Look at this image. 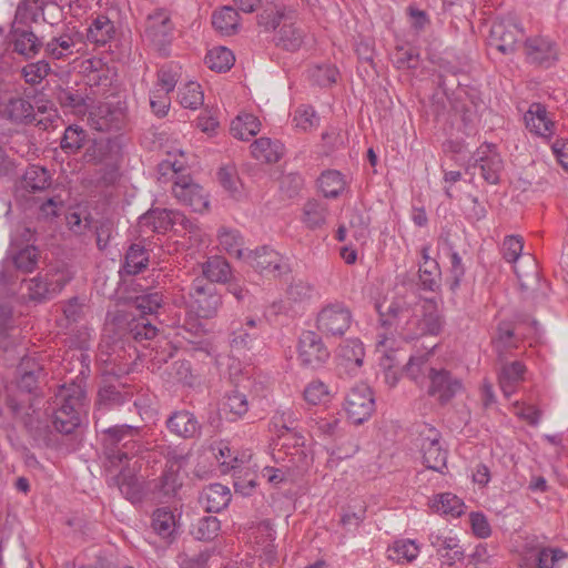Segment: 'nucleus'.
I'll list each match as a JSON object with an SVG mask.
<instances>
[{"label":"nucleus","instance_id":"nucleus-1","mask_svg":"<svg viewBox=\"0 0 568 568\" xmlns=\"http://www.w3.org/2000/svg\"><path fill=\"white\" fill-rule=\"evenodd\" d=\"M377 311L382 324L394 326L405 341L438 335L444 324L436 301H418L414 295L395 296L389 303L378 304Z\"/></svg>","mask_w":568,"mask_h":568},{"label":"nucleus","instance_id":"nucleus-2","mask_svg":"<svg viewBox=\"0 0 568 568\" xmlns=\"http://www.w3.org/2000/svg\"><path fill=\"white\" fill-rule=\"evenodd\" d=\"M417 443L426 467L443 473L447 463V449L443 445L439 430L429 424L422 425L418 430Z\"/></svg>","mask_w":568,"mask_h":568},{"label":"nucleus","instance_id":"nucleus-3","mask_svg":"<svg viewBox=\"0 0 568 568\" xmlns=\"http://www.w3.org/2000/svg\"><path fill=\"white\" fill-rule=\"evenodd\" d=\"M524 37V30L516 18H497L490 27L488 44L503 54H511Z\"/></svg>","mask_w":568,"mask_h":568},{"label":"nucleus","instance_id":"nucleus-4","mask_svg":"<svg viewBox=\"0 0 568 568\" xmlns=\"http://www.w3.org/2000/svg\"><path fill=\"white\" fill-rule=\"evenodd\" d=\"M106 438L105 442L110 446H116L122 444V447L118 450H112L109 455L110 462L114 465L116 463L122 464L124 459L136 455L140 450V445L135 440V437L140 435V427L132 425H116L103 429Z\"/></svg>","mask_w":568,"mask_h":568},{"label":"nucleus","instance_id":"nucleus-5","mask_svg":"<svg viewBox=\"0 0 568 568\" xmlns=\"http://www.w3.org/2000/svg\"><path fill=\"white\" fill-rule=\"evenodd\" d=\"M222 305V297L212 283L196 278L190 291V310L200 318H213Z\"/></svg>","mask_w":568,"mask_h":568},{"label":"nucleus","instance_id":"nucleus-6","mask_svg":"<svg viewBox=\"0 0 568 568\" xmlns=\"http://www.w3.org/2000/svg\"><path fill=\"white\" fill-rule=\"evenodd\" d=\"M174 24L166 10L156 9L145 18L143 38L155 50L164 52L173 38Z\"/></svg>","mask_w":568,"mask_h":568},{"label":"nucleus","instance_id":"nucleus-7","mask_svg":"<svg viewBox=\"0 0 568 568\" xmlns=\"http://www.w3.org/2000/svg\"><path fill=\"white\" fill-rule=\"evenodd\" d=\"M344 409L348 419L355 425L367 420L375 409V399L369 386L366 384L354 386L346 395Z\"/></svg>","mask_w":568,"mask_h":568},{"label":"nucleus","instance_id":"nucleus-8","mask_svg":"<svg viewBox=\"0 0 568 568\" xmlns=\"http://www.w3.org/2000/svg\"><path fill=\"white\" fill-rule=\"evenodd\" d=\"M352 323L351 311L342 303L324 306L317 314L316 327L327 336H342Z\"/></svg>","mask_w":568,"mask_h":568},{"label":"nucleus","instance_id":"nucleus-9","mask_svg":"<svg viewBox=\"0 0 568 568\" xmlns=\"http://www.w3.org/2000/svg\"><path fill=\"white\" fill-rule=\"evenodd\" d=\"M329 351L323 338L313 331H304L297 345V356L302 366L316 369L322 367L329 358Z\"/></svg>","mask_w":568,"mask_h":568},{"label":"nucleus","instance_id":"nucleus-10","mask_svg":"<svg viewBox=\"0 0 568 568\" xmlns=\"http://www.w3.org/2000/svg\"><path fill=\"white\" fill-rule=\"evenodd\" d=\"M244 260L261 274L281 276L290 272L288 260L268 246L248 251Z\"/></svg>","mask_w":568,"mask_h":568},{"label":"nucleus","instance_id":"nucleus-11","mask_svg":"<svg viewBox=\"0 0 568 568\" xmlns=\"http://www.w3.org/2000/svg\"><path fill=\"white\" fill-rule=\"evenodd\" d=\"M174 197L194 212H203L209 206L207 195L189 175H178L172 185Z\"/></svg>","mask_w":568,"mask_h":568},{"label":"nucleus","instance_id":"nucleus-12","mask_svg":"<svg viewBox=\"0 0 568 568\" xmlns=\"http://www.w3.org/2000/svg\"><path fill=\"white\" fill-rule=\"evenodd\" d=\"M464 389L459 378L453 376L446 369H429V387L428 394L435 397L442 405L450 402L456 395Z\"/></svg>","mask_w":568,"mask_h":568},{"label":"nucleus","instance_id":"nucleus-13","mask_svg":"<svg viewBox=\"0 0 568 568\" xmlns=\"http://www.w3.org/2000/svg\"><path fill=\"white\" fill-rule=\"evenodd\" d=\"M184 215L166 209H151L139 217L138 226L142 234L165 233L174 224L182 223Z\"/></svg>","mask_w":568,"mask_h":568},{"label":"nucleus","instance_id":"nucleus-14","mask_svg":"<svg viewBox=\"0 0 568 568\" xmlns=\"http://www.w3.org/2000/svg\"><path fill=\"white\" fill-rule=\"evenodd\" d=\"M429 542L444 559V562L449 566L464 558V550L459 545V540L452 531H433L429 535Z\"/></svg>","mask_w":568,"mask_h":568},{"label":"nucleus","instance_id":"nucleus-15","mask_svg":"<svg viewBox=\"0 0 568 568\" xmlns=\"http://www.w3.org/2000/svg\"><path fill=\"white\" fill-rule=\"evenodd\" d=\"M125 120V113L122 108L112 106L109 103H103L94 108L90 112V125L97 131H109L120 129Z\"/></svg>","mask_w":568,"mask_h":568},{"label":"nucleus","instance_id":"nucleus-16","mask_svg":"<svg viewBox=\"0 0 568 568\" xmlns=\"http://www.w3.org/2000/svg\"><path fill=\"white\" fill-rule=\"evenodd\" d=\"M39 250L34 245H12L3 260L4 266H13L18 272L28 274L37 270Z\"/></svg>","mask_w":568,"mask_h":568},{"label":"nucleus","instance_id":"nucleus-17","mask_svg":"<svg viewBox=\"0 0 568 568\" xmlns=\"http://www.w3.org/2000/svg\"><path fill=\"white\" fill-rule=\"evenodd\" d=\"M527 60L530 63L548 67L557 58L555 44L542 37L527 39L524 45Z\"/></svg>","mask_w":568,"mask_h":568},{"label":"nucleus","instance_id":"nucleus-18","mask_svg":"<svg viewBox=\"0 0 568 568\" xmlns=\"http://www.w3.org/2000/svg\"><path fill=\"white\" fill-rule=\"evenodd\" d=\"M0 118L14 124H26L34 119V109L28 99L11 97L0 104Z\"/></svg>","mask_w":568,"mask_h":568},{"label":"nucleus","instance_id":"nucleus-19","mask_svg":"<svg viewBox=\"0 0 568 568\" xmlns=\"http://www.w3.org/2000/svg\"><path fill=\"white\" fill-rule=\"evenodd\" d=\"M57 409H65V413H75L80 416L87 406V394L84 388L77 383L63 385L58 392Z\"/></svg>","mask_w":568,"mask_h":568},{"label":"nucleus","instance_id":"nucleus-20","mask_svg":"<svg viewBox=\"0 0 568 568\" xmlns=\"http://www.w3.org/2000/svg\"><path fill=\"white\" fill-rule=\"evenodd\" d=\"M365 351L359 339H347L338 351V366L349 375H356L363 365Z\"/></svg>","mask_w":568,"mask_h":568},{"label":"nucleus","instance_id":"nucleus-21","mask_svg":"<svg viewBox=\"0 0 568 568\" xmlns=\"http://www.w3.org/2000/svg\"><path fill=\"white\" fill-rule=\"evenodd\" d=\"M527 129L541 138L548 139L555 132V122L549 119L546 108L540 103H532L525 114Z\"/></svg>","mask_w":568,"mask_h":568},{"label":"nucleus","instance_id":"nucleus-22","mask_svg":"<svg viewBox=\"0 0 568 568\" xmlns=\"http://www.w3.org/2000/svg\"><path fill=\"white\" fill-rule=\"evenodd\" d=\"M68 282L69 278L64 276L55 280H48L47 277L36 276L29 281V297L37 302L50 300L59 294Z\"/></svg>","mask_w":568,"mask_h":568},{"label":"nucleus","instance_id":"nucleus-23","mask_svg":"<svg viewBox=\"0 0 568 568\" xmlns=\"http://www.w3.org/2000/svg\"><path fill=\"white\" fill-rule=\"evenodd\" d=\"M526 366L518 361L505 362L501 364L498 383L506 397L511 396L518 386L525 379Z\"/></svg>","mask_w":568,"mask_h":568},{"label":"nucleus","instance_id":"nucleus-24","mask_svg":"<svg viewBox=\"0 0 568 568\" xmlns=\"http://www.w3.org/2000/svg\"><path fill=\"white\" fill-rule=\"evenodd\" d=\"M11 43L13 51L27 60L34 58L42 48L40 39L29 29H13Z\"/></svg>","mask_w":568,"mask_h":568},{"label":"nucleus","instance_id":"nucleus-25","mask_svg":"<svg viewBox=\"0 0 568 568\" xmlns=\"http://www.w3.org/2000/svg\"><path fill=\"white\" fill-rule=\"evenodd\" d=\"M256 337V322L254 318H247L245 323L232 322L230 345L234 351L250 349Z\"/></svg>","mask_w":568,"mask_h":568},{"label":"nucleus","instance_id":"nucleus-26","mask_svg":"<svg viewBox=\"0 0 568 568\" xmlns=\"http://www.w3.org/2000/svg\"><path fill=\"white\" fill-rule=\"evenodd\" d=\"M170 432L181 438H193L200 434V425L194 415L187 410L173 413L166 420Z\"/></svg>","mask_w":568,"mask_h":568},{"label":"nucleus","instance_id":"nucleus-27","mask_svg":"<svg viewBox=\"0 0 568 568\" xmlns=\"http://www.w3.org/2000/svg\"><path fill=\"white\" fill-rule=\"evenodd\" d=\"M231 500L230 489L221 484H212L205 487L200 496V504L207 513H219Z\"/></svg>","mask_w":568,"mask_h":568},{"label":"nucleus","instance_id":"nucleus-28","mask_svg":"<svg viewBox=\"0 0 568 568\" xmlns=\"http://www.w3.org/2000/svg\"><path fill=\"white\" fill-rule=\"evenodd\" d=\"M212 24L223 36L235 34L240 30L239 12L230 6L215 10L212 14Z\"/></svg>","mask_w":568,"mask_h":568},{"label":"nucleus","instance_id":"nucleus-29","mask_svg":"<svg viewBox=\"0 0 568 568\" xmlns=\"http://www.w3.org/2000/svg\"><path fill=\"white\" fill-rule=\"evenodd\" d=\"M432 509L443 516L459 517L465 513L464 501L452 493H443L430 500Z\"/></svg>","mask_w":568,"mask_h":568},{"label":"nucleus","instance_id":"nucleus-30","mask_svg":"<svg viewBox=\"0 0 568 568\" xmlns=\"http://www.w3.org/2000/svg\"><path fill=\"white\" fill-rule=\"evenodd\" d=\"M423 264L419 266V281L420 285L426 291H436L439 287L440 270L438 263L430 258L428 248L422 250Z\"/></svg>","mask_w":568,"mask_h":568},{"label":"nucleus","instance_id":"nucleus-31","mask_svg":"<svg viewBox=\"0 0 568 568\" xmlns=\"http://www.w3.org/2000/svg\"><path fill=\"white\" fill-rule=\"evenodd\" d=\"M251 153L258 161L275 163L283 155V145L280 141L260 138L251 145Z\"/></svg>","mask_w":568,"mask_h":568},{"label":"nucleus","instance_id":"nucleus-32","mask_svg":"<svg viewBox=\"0 0 568 568\" xmlns=\"http://www.w3.org/2000/svg\"><path fill=\"white\" fill-rule=\"evenodd\" d=\"M296 17L295 10L287 7H276L274 10H265L257 16V23L265 31H273L284 23L291 22Z\"/></svg>","mask_w":568,"mask_h":568},{"label":"nucleus","instance_id":"nucleus-33","mask_svg":"<svg viewBox=\"0 0 568 568\" xmlns=\"http://www.w3.org/2000/svg\"><path fill=\"white\" fill-rule=\"evenodd\" d=\"M79 42L77 34L63 33L52 38L44 45L45 52L53 59L60 60L73 53V48Z\"/></svg>","mask_w":568,"mask_h":568},{"label":"nucleus","instance_id":"nucleus-34","mask_svg":"<svg viewBox=\"0 0 568 568\" xmlns=\"http://www.w3.org/2000/svg\"><path fill=\"white\" fill-rule=\"evenodd\" d=\"M261 123L258 119L250 113L239 114L231 123V133L240 140H248L260 131Z\"/></svg>","mask_w":568,"mask_h":568},{"label":"nucleus","instance_id":"nucleus-35","mask_svg":"<svg viewBox=\"0 0 568 568\" xmlns=\"http://www.w3.org/2000/svg\"><path fill=\"white\" fill-rule=\"evenodd\" d=\"M202 272L205 278L213 283H225L231 277V266L227 261L221 256L210 257L202 265Z\"/></svg>","mask_w":568,"mask_h":568},{"label":"nucleus","instance_id":"nucleus-36","mask_svg":"<svg viewBox=\"0 0 568 568\" xmlns=\"http://www.w3.org/2000/svg\"><path fill=\"white\" fill-rule=\"evenodd\" d=\"M304 37V30L296 24L294 19L291 20V22L284 23L278 31L277 42L284 49L288 51H295L300 49L301 45L303 44Z\"/></svg>","mask_w":568,"mask_h":568},{"label":"nucleus","instance_id":"nucleus-37","mask_svg":"<svg viewBox=\"0 0 568 568\" xmlns=\"http://www.w3.org/2000/svg\"><path fill=\"white\" fill-rule=\"evenodd\" d=\"M219 243L222 250L230 255L244 260L247 252L244 251V241L240 232L233 229L221 227L219 231Z\"/></svg>","mask_w":568,"mask_h":568},{"label":"nucleus","instance_id":"nucleus-38","mask_svg":"<svg viewBox=\"0 0 568 568\" xmlns=\"http://www.w3.org/2000/svg\"><path fill=\"white\" fill-rule=\"evenodd\" d=\"M51 185V176L47 169L39 165L29 166L23 174V186L30 192H39Z\"/></svg>","mask_w":568,"mask_h":568},{"label":"nucleus","instance_id":"nucleus-39","mask_svg":"<svg viewBox=\"0 0 568 568\" xmlns=\"http://www.w3.org/2000/svg\"><path fill=\"white\" fill-rule=\"evenodd\" d=\"M234 61L233 52L225 47H215L205 55V64L209 69L217 72L230 70Z\"/></svg>","mask_w":568,"mask_h":568},{"label":"nucleus","instance_id":"nucleus-40","mask_svg":"<svg viewBox=\"0 0 568 568\" xmlns=\"http://www.w3.org/2000/svg\"><path fill=\"white\" fill-rule=\"evenodd\" d=\"M113 34V22L105 16L97 17L88 30V39L97 44H105Z\"/></svg>","mask_w":568,"mask_h":568},{"label":"nucleus","instance_id":"nucleus-41","mask_svg":"<svg viewBox=\"0 0 568 568\" xmlns=\"http://www.w3.org/2000/svg\"><path fill=\"white\" fill-rule=\"evenodd\" d=\"M318 182L320 189L326 197H337L346 186L344 176L335 170L322 173Z\"/></svg>","mask_w":568,"mask_h":568},{"label":"nucleus","instance_id":"nucleus-42","mask_svg":"<svg viewBox=\"0 0 568 568\" xmlns=\"http://www.w3.org/2000/svg\"><path fill=\"white\" fill-rule=\"evenodd\" d=\"M501 166L503 162L500 156L498 154H490L480 158L479 162L474 165V169L479 171V174L486 182L496 184L499 181Z\"/></svg>","mask_w":568,"mask_h":568},{"label":"nucleus","instance_id":"nucleus-43","mask_svg":"<svg viewBox=\"0 0 568 568\" xmlns=\"http://www.w3.org/2000/svg\"><path fill=\"white\" fill-rule=\"evenodd\" d=\"M179 99L183 108L196 110L204 102V93L197 82L190 81L179 89Z\"/></svg>","mask_w":568,"mask_h":568},{"label":"nucleus","instance_id":"nucleus-44","mask_svg":"<svg viewBox=\"0 0 568 568\" xmlns=\"http://www.w3.org/2000/svg\"><path fill=\"white\" fill-rule=\"evenodd\" d=\"M148 263L149 256L144 247L139 244H132L125 254L123 268L125 273L134 275L143 271Z\"/></svg>","mask_w":568,"mask_h":568},{"label":"nucleus","instance_id":"nucleus-45","mask_svg":"<svg viewBox=\"0 0 568 568\" xmlns=\"http://www.w3.org/2000/svg\"><path fill=\"white\" fill-rule=\"evenodd\" d=\"M537 564L538 568H568V554L559 548H541Z\"/></svg>","mask_w":568,"mask_h":568},{"label":"nucleus","instance_id":"nucleus-46","mask_svg":"<svg viewBox=\"0 0 568 568\" xmlns=\"http://www.w3.org/2000/svg\"><path fill=\"white\" fill-rule=\"evenodd\" d=\"M436 345L427 347V352L423 354L412 355L408 363L405 366V372L409 378L415 382L424 379L426 372L429 374V369L426 365L429 356L433 354Z\"/></svg>","mask_w":568,"mask_h":568},{"label":"nucleus","instance_id":"nucleus-47","mask_svg":"<svg viewBox=\"0 0 568 568\" xmlns=\"http://www.w3.org/2000/svg\"><path fill=\"white\" fill-rule=\"evenodd\" d=\"M119 386L108 383L101 385L97 400L98 410L121 405L126 400V395L120 390Z\"/></svg>","mask_w":568,"mask_h":568},{"label":"nucleus","instance_id":"nucleus-48","mask_svg":"<svg viewBox=\"0 0 568 568\" xmlns=\"http://www.w3.org/2000/svg\"><path fill=\"white\" fill-rule=\"evenodd\" d=\"M388 337L381 336L377 342V351L382 353L379 365L384 369L385 382L389 386H395L398 382V372L395 369V358L392 354L387 353L386 344L388 342Z\"/></svg>","mask_w":568,"mask_h":568},{"label":"nucleus","instance_id":"nucleus-49","mask_svg":"<svg viewBox=\"0 0 568 568\" xmlns=\"http://www.w3.org/2000/svg\"><path fill=\"white\" fill-rule=\"evenodd\" d=\"M327 207L318 201H307L303 210V221L310 229H318L325 224Z\"/></svg>","mask_w":568,"mask_h":568},{"label":"nucleus","instance_id":"nucleus-50","mask_svg":"<svg viewBox=\"0 0 568 568\" xmlns=\"http://www.w3.org/2000/svg\"><path fill=\"white\" fill-rule=\"evenodd\" d=\"M221 529L220 520L214 516H205L200 518L192 526V535L199 540L214 539Z\"/></svg>","mask_w":568,"mask_h":568},{"label":"nucleus","instance_id":"nucleus-51","mask_svg":"<svg viewBox=\"0 0 568 568\" xmlns=\"http://www.w3.org/2000/svg\"><path fill=\"white\" fill-rule=\"evenodd\" d=\"M389 558L398 562H412L419 554V546L412 539H402L389 548Z\"/></svg>","mask_w":568,"mask_h":568},{"label":"nucleus","instance_id":"nucleus-52","mask_svg":"<svg viewBox=\"0 0 568 568\" xmlns=\"http://www.w3.org/2000/svg\"><path fill=\"white\" fill-rule=\"evenodd\" d=\"M152 527L162 538L172 536L175 530V518L172 511L161 508L153 513Z\"/></svg>","mask_w":568,"mask_h":568},{"label":"nucleus","instance_id":"nucleus-53","mask_svg":"<svg viewBox=\"0 0 568 568\" xmlns=\"http://www.w3.org/2000/svg\"><path fill=\"white\" fill-rule=\"evenodd\" d=\"M347 219L348 222L346 226L352 233V236L357 241L365 240L368 235V216L364 212L353 209L348 212Z\"/></svg>","mask_w":568,"mask_h":568},{"label":"nucleus","instance_id":"nucleus-54","mask_svg":"<svg viewBox=\"0 0 568 568\" xmlns=\"http://www.w3.org/2000/svg\"><path fill=\"white\" fill-rule=\"evenodd\" d=\"M304 398L311 405L326 404L331 399L329 387L320 379H314L304 389Z\"/></svg>","mask_w":568,"mask_h":568},{"label":"nucleus","instance_id":"nucleus-55","mask_svg":"<svg viewBox=\"0 0 568 568\" xmlns=\"http://www.w3.org/2000/svg\"><path fill=\"white\" fill-rule=\"evenodd\" d=\"M50 71V64L44 60H39L24 65L21 74L28 84L36 85L41 83L49 75Z\"/></svg>","mask_w":568,"mask_h":568},{"label":"nucleus","instance_id":"nucleus-56","mask_svg":"<svg viewBox=\"0 0 568 568\" xmlns=\"http://www.w3.org/2000/svg\"><path fill=\"white\" fill-rule=\"evenodd\" d=\"M116 484L120 491L125 496L128 500L131 503L140 500L141 487L133 475L126 474V471H121L116 477Z\"/></svg>","mask_w":568,"mask_h":568},{"label":"nucleus","instance_id":"nucleus-57","mask_svg":"<svg viewBox=\"0 0 568 568\" xmlns=\"http://www.w3.org/2000/svg\"><path fill=\"white\" fill-rule=\"evenodd\" d=\"M495 349L498 353L500 361L508 348L515 347L514 329L509 323H500L498 325L497 335L494 339Z\"/></svg>","mask_w":568,"mask_h":568},{"label":"nucleus","instance_id":"nucleus-58","mask_svg":"<svg viewBox=\"0 0 568 568\" xmlns=\"http://www.w3.org/2000/svg\"><path fill=\"white\" fill-rule=\"evenodd\" d=\"M179 79V69L173 65H163L158 73L156 92L168 95L175 89Z\"/></svg>","mask_w":568,"mask_h":568},{"label":"nucleus","instance_id":"nucleus-59","mask_svg":"<svg viewBox=\"0 0 568 568\" xmlns=\"http://www.w3.org/2000/svg\"><path fill=\"white\" fill-rule=\"evenodd\" d=\"M111 143L109 140H94L85 150L87 162L102 163L109 159Z\"/></svg>","mask_w":568,"mask_h":568},{"label":"nucleus","instance_id":"nucleus-60","mask_svg":"<svg viewBox=\"0 0 568 568\" xmlns=\"http://www.w3.org/2000/svg\"><path fill=\"white\" fill-rule=\"evenodd\" d=\"M84 139L85 132L79 126L71 125L67 128L61 139V148L69 153H75L82 148Z\"/></svg>","mask_w":568,"mask_h":568},{"label":"nucleus","instance_id":"nucleus-61","mask_svg":"<svg viewBox=\"0 0 568 568\" xmlns=\"http://www.w3.org/2000/svg\"><path fill=\"white\" fill-rule=\"evenodd\" d=\"M224 410L233 415V419L244 416L248 410L247 398L243 393L232 392L224 403Z\"/></svg>","mask_w":568,"mask_h":568},{"label":"nucleus","instance_id":"nucleus-62","mask_svg":"<svg viewBox=\"0 0 568 568\" xmlns=\"http://www.w3.org/2000/svg\"><path fill=\"white\" fill-rule=\"evenodd\" d=\"M80 416L75 413H65V409H55L53 425L63 434L72 433L80 425Z\"/></svg>","mask_w":568,"mask_h":568},{"label":"nucleus","instance_id":"nucleus-63","mask_svg":"<svg viewBox=\"0 0 568 568\" xmlns=\"http://www.w3.org/2000/svg\"><path fill=\"white\" fill-rule=\"evenodd\" d=\"M294 122L298 129L308 131L320 124V118L312 106L302 105L295 111Z\"/></svg>","mask_w":568,"mask_h":568},{"label":"nucleus","instance_id":"nucleus-64","mask_svg":"<svg viewBox=\"0 0 568 568\" xmlns=\"http://www.w3.org/2000/svg\"><path fill=\"white\" fill-rule=\"evenodd\" d=\"M129 331L135 341L152 339L158 333V328L144 317L132 321Z\"/></svg>","mask_w":568,"mask_h":568}]
</instances>
